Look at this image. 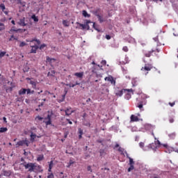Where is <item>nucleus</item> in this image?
<instances>
[{"label": "nucleus", "mask_w": 178, "mask_h": 178, "mask_svg": "<svg viewBox=\"0 0 178 178\" xmlns=\"http://www.w3.org/2000/svg\"><path fill=\"white\" fill-rule=\"evenodd\" d=\"M24 168H25L26 170H28V172H30V173L34 172L35 173H42V172H44V170H42V166L35 163H26L24 162L23 163H21Z\"/></svg>", "instance_id": "1"}, {"label": "nucleus", "mask_w": 178, "mask_h": 178, "mask_svg": "<svg viewBox=\"0 0 178 178\" xmlns=\"http://www.w3.org/2000/svg\"><path fill=\"white\" fill-rule=\"evenodd\" d=\"M140 98L143 99V101H140V103H138L137 108H139L140 111L143 112L144 111L143 104L144 102H145V99H147V96L144 93H141L140 95Z\"/></svg>", "instance_id": "2"}, {"label": "nucleus", "mask_w": 178, "mask_h": 178, "mask_svg": "<svg viewBox=\"0 0 178 178\" xmlns=\"http://www.w3.org/2000/svg\"><path fill=\"white\" fill-rule=\"evenodd\" d=\"M152 65L151 64H145L144 67H143L141 68V72L143 73V74H145V76H147V74L151 72V70L152 69Z\"/></svg>", "instance_id": "3"}, {"label": "nucleus", "mask_w": 178, "mask_h": 178, "mask_svg": "<svg viewBox=\"0 0 178 178\" xmlns=\"http://www.w3.org/2000/svg\"><path fill=\"white\" fill-rule=\"evenodd\" d=\"M123 92H131L132 95L134 94V90L133 89H122L121 90H118L115 92V95L117 97H122L123 95Z\"/></svg>", "instance_id": "4"}, {"label": "nucleus", "mask_w": 178, "mask_h": 178, "mask_svg": "<svg viewBox=\"0 0 178 178\" xmlns=\"http://www.w3.org/2000/svg\"><path fill=\"white\" fill-rule=\"evenodd\" d=\"M154 52H159V49H158L156 50L152 49V51L145 52L144 54L145 57L143 58V62L145 63H147V62H148L147 59H145V58H149L152 55V54H154Z\"/></svg>", "instance_id": "5"}, {"label": "nucleus", "mask_w": 178, "mask_h": 178, "mask_svg": "<svg viewBox=\"0 0 178 178\" xmlns=\"http://www.w3.org/2000/svg\"><path fill=\"white\" fill-rule=\"evenodd\" d=\"M104 80L106 81H110L111 84H113V86L116 85V81L115 79H113V76H106L104 79Z\"/></svg>", "instance_id": "6"}, {"label": "nucleus", "mask_w": 178, "mask_h": 178, "mask_svg": "<svg viewBox=\"0 0 178 178\" xmlns=\"http://www.w3.org/2000/svg\"><path fill=\"white\" fill-rule=\"evenodd\" d=\"M0 9L2 10V12H3V13L5 15H9V11L5 7V4L4 3H1L0 4Z\"/></svg>", "instance_id": "7"}, {"label": "nucleus", "mask_w": 178, "mask_h": 178, "mask_svg": "<svg viewBox=\"0 0 178 178\" xmlns=\"http://www.w3.org/2000/svg\"><path fill=\"white\" fill-rule=\"evenodd\" d=\"M161 145V142L159 140H157L156 142H155L154 143H152L151 145L152 148H153V149H156L158 148H159V146Z\"/></svg>", "instance_id": "8"}, {"label": "nucleus", "mask_w": 178, "mask_h": 178, "mask_svg": "<svg viewBox=\"0 0 178 178\" xmlns=\"http://www.w3.org/2000/svg\"><path fill=\"white\" fill-rule=\"evenodd\" d=\"M46 62H47L48 63H49V65H51V66H52V64L56 62V59L51 58L49 56H47L46 58Z\"/></svg>", "instance_id": "9"}, {"label": "nucleus", "mask_w": 178, "mask_h": 178, "mask_svg": "<svg viewBox=\"0 0 178 178\" xmlns=\"http://www.w3.org/2000/svg\"><path fill=\"white\" fill-rule=\"evenodd\" d=\"M31 47V54H37V49H38L40 47H38V45H34Z\"/></svg>", "instance_id": "10"}, {"label": "nucleus", "mask_w": 178, "mask_h": 178, "mask_svg": "<svg viewBox=\"0 0 178 178\" xmlns=\"http://www.w3.org/2000/svg\"><path fill=\"white\" fill-rule=\"evenodd\" d=\"M17 24L19 26H22V27H24V26H26V18L24 17L22 19H20L19 22H18Z\"/></svg>", "instance_id": "11"}, {"label": "nucleus", "mask_w": 178, "mask_h": 178, "mask_svg": "<svg viewBox=\"0 0 178 178\" xmlns=\"http://www.w3.org/2000/svg\"><path fill=\"white\" fill-rule=\"evenodd\" d=\"M26 42H34V41H35V42H37L38 45H40L41 44V41H40V40L38 39H33L31 40H29L28 39L26 40Z\"/></svg>", "instance_id": "12"}, {"label": "nucleus", "mask_w": 178, "mask_h": 178, "mask_svg": "<svg viewBox=\"0 0 178 178\" xmlns=\"http://www.w3.org/2000/svg\"><path fill=\"white\" fill-rule=\"evenodd\" d=\"M74 76L79 77V79H83V76H84V72H76L74 73Z\"/></svg>", "instance_id": "13"}, {"label": "nucleus", "mask_w": 178, "mask_h": 178, "mask_svg": "<svg viewBox=\"0 0 178 178\" xmlns=\"http://www.w3.org/2000/svg\"><path fill=\"white\" fill-rule=\"evenodd\" d=\"M72 113H73V111L72 110V108H69L65 110V115L67 116H70V115H72Z\"/></svg>", "instance_id": "14"}, {"label": "nucleus", "mask_w": 178, "mask_h": 178, "mask_svg": "<svg viewBox=\"0 0 178 178\" xmlns=\"http://www.w3.org/2000/svg\"><path fill=\"white\" fill-rule=\"evenodd\" d=\"M24 143H26V142H24V140H19L15 145L16 148H18V147H22V146L24 145Z\"/></svg>", "instance_id": "15"}, {"label": "nucleus", "mask_w": 178, "mask_h": 178, "mask_svg": "<svg viewBox=\"0 0 178 178\" xmlns=\"http://www.w3.org/2000/svg\"><path fill=\"white\" fill-rule=\"evenodd\" d=\"M139 119L138 117L131 115V122H138Z\"/></svg>", "instance_id": "16"}, {"label": "nucleus", "mask_w": 178, "mask_h": 178, "mask_svg": "<svg viewBox=\"0 0 178 178\" xmlns=\"http://www.w3.org/2000/svg\"><path fill=\"white\" fill-rule=\"evenodd\" d=\"M55 73H56V72H55V70H51L50 72H48L47 76L48 77H54L55 76Z\"/></svg>", "instance_id": "17"}, {"label": "nucleus", "mask_w": 178, "mask_h": 178, "mask_svg": "<svg viewBox=\"0 0 178 178\" xmlns=\"http://www.w3.org/2000/svg\"><path fill=\"white\" fill-rule=\"evenodd\" d=\"M38 162H41V161H44V154H40L37 157Z\"/></svg>", "instance_id": "18"}, {"label": "nucleus", "mask_w": 178, "mask_h": 178, "mask_svg": "<svg viewBox=\"0 0 178 178\" xmlns=\"http://www.w3.org/2000/svg\"><path fill=\"white\" fill-rule=\"evenodd\" d=\"M26 88H22L19 90V95H24L26 94Z\"/></svg>", "instance_id": "19"}, {"label": "nucleus", "mask_w": 178, "mask_h": 178, "mask_svg": "<svg viewBox=\"0 0 178 178\" xmlns=\"http://www.w3.org/2000/svg\"><path fill=\"white\" fill-rule=\"evenodd\" d=\"M168 136L170 137V138H171V140H175V138H176V133H171L168 134Z\"/></svg>", "instance_id": "20"}, {"label": "nucleus", "mask_w": 178, "mask_h": 178, "mask_svg": "<svg viewBox=\"0 0 178 178\" xmlns=\"http://www.w3.org/2000/svg\"><path fill=\"white\" fill-rule=\"evenodd\" d=\"M47 119H48V121L45 122V123H46L47 126H49V124H51V115H47Z\"/></svg>", "instance_id": "21"}, {"label": "nucleus", "mask_w": 178, "mask_h": 178, "mask_svg": "<svg viewBox=\"0 0 178 178\" xmlns=\"http://www.w3.org/2000/svg\"><path fill=\"white\" fill-rule=\"evenodd\" d=\"M63 24L65 27H69V21L63 20Z\"/></svg>", "instance_id": "22"}, {"label": "nucleus", "mask_w": 178, "mask_h": 178, "mask_svg": "<svg viewBox=\"0 0 178 178\" xmlns=\"http://www.w3.org/2000/svg\"><path fill=\"white\" fill-rule=\"evenodd\" d=\"M6 131H8V128L6 127L0 128V133H6Z\"/></svg>", "instance_id": "23"}, {"label": "nucleus", "mask_w": 178, "mask_h": 178, "mask_svg": "<svg viewBox=\"0 0 178 178\" xmlns=\"http://www.w3.org/2000/svg\"><path fill=\"white\" fill-rule=\"evenodd\" d=\"M3 30H5V24L0 22V31H3Z\"/></svg>", "instance_id": "24"}, {"label": "nucleus", "mask_w": 178, "mask_h": 178, "mask_svg": "<svg viewBox=\"0 0 178 178\" xmlns=\"http://www.w3.org/2000/svg\"><path fill=\"white\" fill-rule=\"evenodd\" d=\"M97 17L100 23H104V18L101 15H97Z\"/></svg>", "instance_id": "25"}, {"label": "nucleus", "mask_w": 178, "mask_h": 178, "mask_svg": "<svg viewBox=\"0 0 178 178\" xmlns=\"http://www.w3.org/2000/svg\"><path fill=\"white\" fill-rule=\"evenodd\" d=\"M31 19H33V22H38V17L35 16V15H33L31 16Z\"/></svg>", "instance_id": "26"}, {"label": "nucleus", "mask_w": 178, "mask_h": 178, "mask_svg": "<svg viewBox=\"0 0 178 178\" xmlns=\"http://www.w3.org/2000/svg\"><path fill=\"white\" fill-rule=\"evenodd\" d=\"M10 175H11L10 171H6V170L3 171V176L9 177L10 176Z\"/></svg>", "instance_id": "27"}, {"label": "nucleus", "mask_w": 178, "mask_h": 178, "mask_svg": "<svg viewBox=\"0 0 178 178\" xmlns=\"http://www.w3.org/2000/svg\"><path fill=\"white\" fill-rule=\"evenodd\" d=\"M47 178H55V175H54V173H52V172H48Z\"/></svg>", "instance_id": "28"}, {"label": "nucleus", "mask_w": 178, "mask_h": 178, "mask_svg": "<svg viewBox=\"0 0 178 178\" xmlns=\"http://www.w3.org/2000/svg\"><path fill=\"white\" fill-rule=\"evenodd\" d=\"M118 151L119 152L121 153V155H124V148H122V147H119L118 148Z\"/></svg>", "instance_id": "29"}, {"label": "nucleus", "mask_w": 178, "mask_h": 178, "mask_svg": "<svg viewBox=\"0 0 178 178\" xmlns=\"http://www.w3.org/2000/svg\"><path fill=\"white\" fill-rule=\"evenodd\" d=\"M83 16H84V17H90V15L86 10L83 11Z\"/></svg>", "instance_id": "30"}, {"label": "nucleus", "mask_w": 178, "mask_h": 178, "mask_svg": "<svg viewBox=\"0 0 178 178\" xmlns=\"http://www.w3.org/2000/svg\"><path fill=\"white\" fill-rule=\"evenodd\" d=\"M73 163H74V161L73 160H70V162L68 163V165H67V168H70Z\"/></svg>", "instance_id": "31"}, {"label": "nucleus", "mask_w": 178, "mask_h": 178, "mask_svg": "<svg viewBox=\"0 0 178 178\" xmlns=\"http://www.w3.org/2000/svg\"><path fill=\"white\" fill-rule=\"evenodd\" d=\"M26 45H27V43H26L25 42H21L19 44L20 48H23V47H26Z\"/></svg>", "instance_id": "32"}, {"label": "nucleus", "mask_w": 178, "mask_h": 178, "mask_svg": "<svg viewBox=\"0 0 178 178\" xmlns=\"http://www.w3.org/2000/svg\"><path fill=\"white\" fill-rule=\"evenodd\" d=\"M5 55H6V51H1L0 53V59H1V58H3V56H5Z\"/></svg>", "instance_id": "33"}, {"label": "nucleus", "mask_w": 178, "mask_h": 178, "mask_svg": "<svg viewBox=\"0 0 178 178\" xmlns=\"http://www.w3.org/2000/svg\"><path fill=\"white\" fill-rule=\"evenodd\" d=\"M92 27H93V29H95V30H96L97 31H99V30L98 29V26H97V24H95V22H93Z\"/></svg>", "instance_id": "34"}, {"label": "nucleus", "mask_w": 178, "mask_h": 178, "mask_svg": "<svg viewBox=\"0 0 178 178\" xmlns=\"http://www.w3.org/2000/svg\"><path fill=\"white\" fill-rule=\"evenodd\" d=\"M129 159V165H134V161H133V159H131L130 157Z\"/></svg>", "instance_id": "35"}, {"label": "nucleus", "mask_w": 178, "mask_h": 178, "mask_svg": "<svg viewBox=\"0 0 178 178\" xmlns=\"http://www.w3.org/2000/svg\"><path fill=\"white\" fill-rule=\"evenodd\" d=\"M125 98L126 99H130V98H131V95L129 93H127L125 95Z\"/></svg>", "instance_id": "36"}, {"label": "nucleus", "mask_w": 178, "mask_h": 178, "mask_svg": "<svg viewBox=\"0 0 178 178\" xmlns=\"http://www.w3.org/2000/svg\"><path fill=\"white\" fill-rule=\"evenodd\" d=\"M53 166H54V161H51L50 162H49V168L52 169Z\"/></svg>", "instance_id": "37"}, {"label": "nucleus", "mask_w": 178, "mask_h": 178, "mask_svg": "<svg viewBox=\"0 0 178 178\" xmlns=\"http://www.w3.org/2000/svg\"><path fill=\"white\" fill-rule=\"evenodd\" d=\"M30 84H31V86H33V87H36L37 86V83H35V81H30Z\"/></svg>", "instance_id": "38"}, {"label": "nucleus", "mask_w": 178, "mask_h": 178, "mask_svg": "<svg viewBox=\"0 0 178 178\" xmlns=\"http://www.w3.org/2000/svg\"><path fill=\"white\" fill-rule=\"evenodd\" d=\"M122 51H124V52H129V48L127 46L123 47Z\"/></svg>", "instance_id": "39"}, {"label": "nucleus", "mask_w": 178, "mask_h": 178, "mask_svg": "<svg viewBox=\"0 0 178 178\" xmlns=\"http://www.w3.org/2000/svg\"><path fill=\"white\" fill-rule=\"evenodd\" d=\"M13 39L14 40H17V38H15V35H12L10 36V38L9 39V41H13Z\"/></svg>", "instance_id": "40"}, {"label": "nucleus", "mask_w": 178, "mask_h": 178, "mask_svg": "<svg viewBox=\"0 0 178 178\" xmlns=\"http://www.w3.org/2000/svg\"><path fill=\"white\" fill-rule=\"evenodd\" d=\"M134 169V165H130V167L128 168V172H131Z\"/></svg>", "instance_id": "41"}, {"label": "nucleus", "mask_w": 178, "mask_h": 178, "mask_svg": "<svg viewBox=\"0 0 178 178\" xmlns=\"http://www.w3.org/2000/svg\"><path fill=\"white\" fill-rule=\"evenodd\" d=\"M42 119H44V118L40 117V115H38L35 118V120H42Z\"/></svg>", "instance_id": "42"}, {"label": "nucleus", "mask_w": 178, "mask_h": 178, "mask_svg": "<svg viewBox=\"0 0 178 178\" xmlns=\"http://www.w3.org/2000/svg\"><path fill=\"white\" fill-rule=\"evenodd\" d=\"M45 47H47V44H41L40 46V49H44V48H45Z\"/></svg>", "instance_id": "43"}, {"label": "nucleus", "mask_w": 178, "mask_h": 178, "mask_svg": "<svg viewBox=\"0 0 178 178\" xmlns=\"http://www.w3.org/2000/svg\"><path fill=\"white\" fill-rule=\"evenodd\" d=\"M67 86H68V87H70V88H74V87H76V85H74V84H72V83H70V84H67Z\"/></svg>", "instance_id": "44"}, {"label": "nucleus", "mask_w": 178, "mask_h": 178, "mask_svg": "<svg viewBox=\"0 0 178 178\" xmlns=\"http://www.w3.org/2000/svg\"><path fill=\"white\" fill-rule=\"evenodd\" d=\"M80 27H82V30H84L86 29V25L83 24H79Z\"/></svg>", "instance_id": "45"}, {"label": "nucleus", "mask_w": 178, "mask_h": 178, "mask_svg": "<svg viewBox=\"0 0 178 178\" xmlns=\"http://www.w3.org/2000/svg\"><path fill=\"white\" fill-rule=\"evenodd\" d=\"M168 104L170 105V106H175V105H176V102H169Z\"/></svg>", "instance_id": "46"}, {"label": "nucleus", "mask_w": 178, "mask_h": 178, "mask_svg": "<svg viewBox=\"0 0 178 178\" xmlns=\"http://www.w3.org/2000/svg\"><path fill=\"white\" fill-rule=\"evenodd\" d=\"M144 145H145V144H144V143H143V142H140V143H139V147H140V148H144Z\"/></svg>", "instance_id": "47"}, {"label": "nucleus", "mask_w": 178, "mask_h": 178, "mask_svg": "<svg viewBox=\"0 0 178 178\" xmlns=\"http://www.w3.org/2000/svg\"><path fill=\"white\" fill-rule=\"evenodd\" d=\"M169 122H170V123H173L175 122V119L173 118H170Z\"/></svg>", "instance_id": "48"}, {"label": "nucleus", "mask_w": 178, "mask_h": 178, "mask_svg": "<svg viewBox=\"0 0 178 178\" xmlns=\"http://www.w3.org/2000/svg\"><path fill=\"white\" fill-rule=\"evenodd\" d=\"M35 134H31V140H34V138H35Z\"/></svg>", "instance_id": "49"}, {"label": "nucleus", "mask_w": 178, "mask_h": 178, "mask_svg": "<svg viewBox=\"0 0 178 178\" xmlns=\"http://www.w3.org/2000/svg\"><path fill=\"white\" fill-rule=\"evenodd\" d=\"M90 23H91V22L90 20H87L86 21V24H87V26H88V30H89V29H90V26H88V24H90Z\"/></svg>", "instance_id": "50"}, {"label": "nucleus", "mask_w": 178, "mask_h": 178, "mask_svg": "<svg viewBox=\"0 0 178 178\" xmlns=\"http://www.w3.org/2000/svg\"><path fill=\"white\" fill-rule=\"evenodd\" d=\"M6 91H10V92L13 91V87L8 88L6 89Z\"/></svg>", "instance_id": "51"}, {"label": "nucleus", "mask_w": 178, "mask_h": 178, "mask_svg": "<svg viewBox=\"0 0 178 178\" xmlns=\"http://www.w3.org/2000/svg\"><path fill=\"white\" fill-rule=\"evenodd\" d=\"M26 92L27 94H31V90H30L29 88L26 89Z\"/></svg>", "instance_id": "52"}, {"label": "nucleus", "mask_w": 178, "mask_h": 178, "mask_svg": "<svg viewBox=\"0 0 178 178\" xmlns=\"http://www.w3.org/2000/svg\"><path fill=\"white\" fill-rule=\"evenodd\" d=\"M79 135L83 136V129H79Z\"/></svg>", "instance_id": "53"}, {"label": "nucleus", "mask_w": 178, "mask_h": 178, "mask_svg": "<svg viewBox=\"0 0 178 178\" xmlns=\"http://www.w3.org/2000/svg\"><path fill=\"white\" fill-rule=\"evenodd\" d=\"M87 170H88V172H92V170L91 169V166H90V165L88 166Z\"/></svg>", "instance_id": "54"}, {"label": "nucleus", "mask_w": 178, "mask_h": 178, "mask_svg": "<svg viewBox=\"0 0 178 178\" xmlns=\"http://www.w3.org/2000/svg\"><path fill=\"white\" fill-rule=\"evenodd\" d=\"M124 154H126L127 158L128 159H129L130 156H129V153H127V151H125Z\"/></svg>", "instance_id": "55"}, {"label": "nucleus", "mask_w": 178, "mask_h": 178, "mask_svg": "<svg viewBox=\"0 0 178 178\" xmlns=\"http://www.w3.org/2000/svg\"><path fill=\"white\" fill-rule=\"evenodd\" d=\"M101 63H102V65H106V60H102Z\"/></svg>", "instance_id": "56"}, {"label": "nucleus", "mask_w": 178, "mask_h": 178, "mask_svg": "<svg viewBox=\"0 0 178 178\" xmlns=\"http://www.w3.org/2000/svg\"><path fill=\"white\" fill-rule=\"evenodd\" d=\"M47 94H51V92L48 90L44 91V95H47Z\"/></svg>", "instance_id": "57"}, {"label": "nucleus", "mask_w": 178, "mask_h": 178, "mask_svg": "<svg viewBox=\"0 0 178 178\" xmlns=\"http://www.w3.org/2000/svg\"><path fill=\"white\" fill-rule=\"evenodd\" d=\"M24 142V145H26V147H29V141L27 140H25Z\"/></svg>", "instance_id": "58"}, {"label": "nucleus", "mask_w": 178, "mask_h": 178, "mask_svg": "<svg viewBox=\"0 0 178 178\" xmlns=\"http://www.w3.org/2000/svg\"><path fill=\"white\" fill-rule=\"evenodd\" d=\"M106 40H111V35H106Z\"/></svg>", "instance_id": "59"}, {"label": "nucleus", "mask_w": 178, "mask_h": 178, "mask_svg": "<svg viewBox=\"0 0 178 178\" xmlns=\"http://www.w3.org/2000/svg\"><path fill=\"white\" fill-rule=\"evenodd\" d=\"M3 120L4 123H8V121L6 120V117H3Z\"/></svg>", "instance_id": "60"}, {"label": "nucleus", "mask_w": 178, "mask_h": 178, "mask_svg": "<svg viewBox=\"0 0 178 178\" xmlns=\"http://www.w3.org/2000/svg\"><path fill=\"white\" fill-rule=\"evenodd\" d=\"M20 29H11V31H15V33H17V31H19Z\"/></svg>", "instance_id": "61"}, {"label": "nucleus", "mask_w": 178, "mask_h": 178, "mask_svg": "<svg viewBox=\"0 0 178 178\" xmlns=\"http://www.w3.org/2000/svg\"><path fill=\"white\" fill-rule=\"evenodd\" d=\"M48 172H49V173H51V172H52V168H49Z\"/></svg>", "instance_id": "62"}, {"label": "nucleus", "mask_w": 178, "mask_h": 178, "mask_svg": "<svg viewBox=\"0 0 178 178\" xmlns=\"http://www.w3.org/2000/svg\"><path fill=\"white\" fill-rule=\"evenodd\" d=\"M11 23H12V24H13L14 26H15V24H16V23L15 22V20H12V21H11Z\"/></svg>", "instance_id": "63"}, {"label": "nucleus", "mask_w": 178, "mask_h": 178, "mask_svg": "<svg viewBox=\"0 0 178 178\" xmlns=\"http://www.w3.org/2000/svg\"><path fill=\"white\" fill-rule=\"evenodd\" d=\"M26 178H33V177L31 176V175H28V176L26 177Z\"/></svg>", "instance_id": "64"}]
</instances>
